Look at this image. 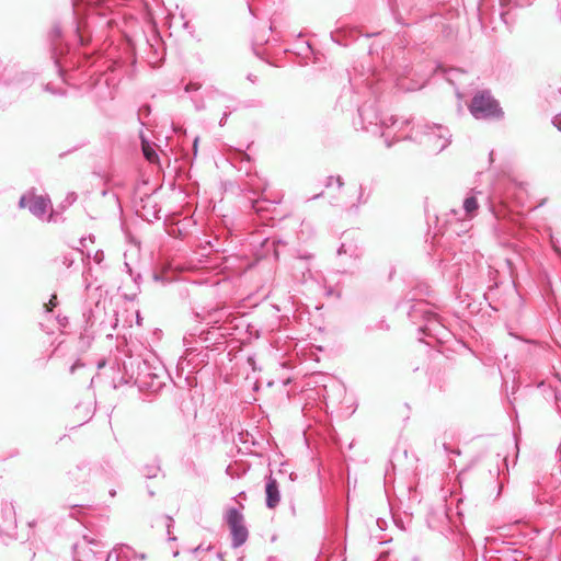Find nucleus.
I'll list each match as a JSON object with an SVG mask.
<instances>
[{"instance_id": "6e6552de", "label": "nucleus", "mask_w": 561, "mask_h": 561, "mask_svg": "<svg viewBox=\"0 0 561 561\" xmlns=\"http://www.w3.org/2000/svg\"><path fill=\"white\" fill-rule=\"evenodd\" d=\"M146 556L144 553L134 552L131 557H128L127 561H145Z\"/></svg>"}, {"instance_id": "1a4fd4ad", "label": "nucleus", "mask_w": 561, "mask_h": 561, "mask_svg": "<svg viewBox=\"0 0 561 561\" xmlns=\"http://www.w3.org/2000/svg\"><path fill=\"white\" fill-rule=\"evenodd\" d=\"M55 300H56V296H53L50 301H49V306H46L47 307V311H50L51 308L56 306Z\"/></svg>"}, {"instance_id": "f03ea898", "label": "nucleus", "mask_w": 561, "mask_h": 561, "mask_svg": "<svg viewBox=\"0 0 561 561\" xmlns=\"http://www.w3.org/2000/svg\"><path fill=\"white\" fill-rule=\"evenodd\" d=\"M227 522L231 529L232 546L234 548L243 545L248 538V530L243 525V517L237 510H230L227 514Z\"/></svg>"}, {"instance_id": "0eeeda50", "label": "nucleus", "mask_w": 561, "mask_h": 561, "mask_svg": "<svg viewBox=\"0 0 561 561\" xmlns=\"http://www.w3.org/2000/svg\"><path fill=\"white\" fill-rule=\"evenodd\" d=\"M142 152H144V156L146 157V159L149 161V162H156L158 160V154L157 152L154 151V149L147 142H144L142 144Z\"/></svg>"}, {"instance_id": "f257e3e1", "label": "nucleus", "mask_w": 561, "mask_h": 561, "mask_svg": "<svg viewBox=\"0 0 561 561\" xmlns=\"http://www.w3.org/2000/svg\"><path fill=\"white\" fill-rule=\"evenodd\" d=\"M470 113L478 119L501 118L503 111L489 91H480L469 104Z\"/></svg>"}, {"instance_id": "9d476101", "label": "nucleus", "mask_w": 561, "mask_h": 561, "mask_svg": "<svg viewBox=\"0 0 561 561\" xmlns=\"http://www.w3.org/2000/svg\"><path fill=\"white\" fill-rule=\"evenodd\" d=\"M553 124H554V126H556L559 130H561V117H560V116H557V117L554 118Z\"/></svg>"}, {"instance_id": "9b49d317", "label": "nucleus", "mask_w": 561, "mask_h": 561, "mask_svg": "<svg viewBox=\"0 0 561 561\" xmlns=\"http://www.w3.org/2000/svg\"><path fill=\"white\" fill-rule=\"evenodd\" d=\"M95 260H98L99 262L102 260V254L100 253V251L95 252Z\"/></svg>"}, {"instance_id": "423d86ee", "label": "nucleus", "mask_w": 561, "mask_h": 561, "mask_svg": "<svg viewBox=\"0 0 561 561\" xmlns=\"http://www.w3.org/2000/svg\"><path fill=\"white\" fill-rule=\"evenodd\" d=\"M478 207V201L473 196L466 198L463 202V208L469 217H471L476 213Z\"/></svg>"}, {"instance_id": "20e7f679", "label": "nucleus", "mask_w": 561, "mask_h": 561, "mask_svg": "<svg viewBox=\"0 0 561 561\" xmlns=\"http://www.w3.org/2000/svg\"><path fill=\"white\" fill-rule=\"evenodd\" d=\"M265 493L267 507L274 508L275 506H277L280 501V494L278 490V484L276 480L272 477H268L267 479Z\"/></svg>"}, {"instance_id": "f8f14e48", "label": "nucleus", "mask_w": 561, "mask_h": 561, "mask_svg": "<svg viewBox=\"0 0 561 561\" xmlns=\"http://www.w3.org/2000/svg\"><path fill=\"white\" fill-rule=\"evenodd\" d=\"M196 150H197V139H195L194 141V152L196 153Z\"/></svg>"}, {"instance_id": "39448f33", "label": "nucleus", "mask_w": 561, "mask_h": 561, "mask_svg": "<svg viewBox=\"0 0 561 561\" xmlns=\"http://www.w3.org/2000/svg\"><path fill=\"white\" fill-rule=\"evenodd\" d=\"M78 557L80 561H106L105 552H94L90 546L82 547Z\"/></svg>"}, {"instance_id": "7ed1b4c3", "label": "nucleus", "mask_w": 561, "mask_h": 561, "mask_svg": "<svg viewBox=\"0 0 561 561\" xmlns=\"http://www.w3.org/2000/svg\"><path fill=\"white\" fill-rule=\"evenodd\" d=\"M20 206L22 208H28L35 216H42L47 211L49 203L42 196L28 194L20 199Z\"/></svg>"}]
</instances>
